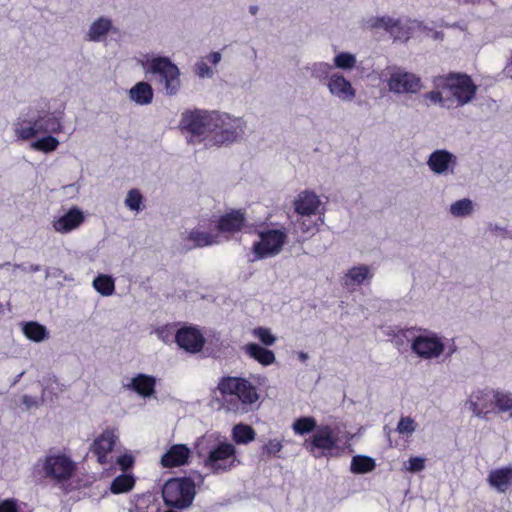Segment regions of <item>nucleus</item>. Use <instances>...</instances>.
<instances>
[{
	"instance_id": "1",
	"label": "nucleus",
	"mask_w": 512,
	"mask_h": 512,
	"mask_svg": "<svg viewBox=\"0 0 512 512\" xmlns=\"http://www.w3.org/2000/svg\"><path fill=\"white\" fill-rule=\"evenodd\" d=\"M217 389L221 395L222 407L233 413H246L259 399L258 390L248 379L237 376H223Z\"/></svg>"
},
{
	"instance_id": "2",
	"label": "nucleus",
	"mask_w": 512,
	"mask_h": 512,
	"mask_svg": "<svg viewBox=\"0 0 512 512\" xmlns=\"http://www.w3.org/2000/svg\"><path fill=\"white\" fill-rule=\"evenodd\" d=\"M432 83L435 88L449 93L447 99L450 107H462L470 103L478 90L471 76L462 72H449L435 76Z\"/></svg>"
},
{
	"instance_id": "3",
	"label": "nucleus",
	"mask_w": 512,
	"mask_h": 512,
	"mask_svg": "<svg viewBox=\"0 0 512 512\" xmlns=\"http://www.w3.org/2000/svg\"><path fill=\"white\" fill-rule=\"evenodd\" d=\"M146 75L150 74L154 82L167 96L176 95L181 87L180 70L168 57L156 56L143 62Z\"/></svg>"
},
{
	"instance_id": "4",
	"label": "nucleus",
	"mask_w": 512,
	"mask_h": 512,
	"mask_svg": "<svg viewBox=\"0 0 512 512\" xmlns=\"http://www.w3.org/2000/svg\"><path fill=\"white\" fill-rule=\"evenodd\" d=\"M259 240L252 245V252L257 259H265L278 255L288 240L285 227L273 228L267 223H260L255 227Z\"/></svg>"
},
{
	"instance_id": "5",
	"label": "nucleus",
	"mask_w": 512,
	"mask_h": 512,
	"mask_svg": "<svg viewBox=\"0 0 512 512\" xmlns=\"http://www.w3.org/2000/svg\"><path fill=\"white\" fill-rule=\"evenodd\" d=\"M76 470L75 463L66 455H49L34 466V475L53 480L55 483L68 481Z\"/></svg>"
},
{
	"instance_id": "6",
	"label": "nucleus",
	"mask_w": 512,
	"mask_h": 512,
	"mask_svg": "<svg viewBox=\"0 0 512 512\" xmlns=\"http://www.w3.org/2000/svg\"><path fill=\"white\" fill-rule=\"evenodd\" d=\"M196 495L194 481L189 477L171 478L162 488V497L169 507L184 509L189 507Z\"/></svg>"
},
{
	"instance_id": "7",
	"label": "nucleus",
	"mask_w": 512,
	"mask_h": 512,
	"mask_svg": "<svg viewBox=\"0 0 512 512\" xmlns=\"http://www.w3.org/2000/svg\"><path fill=\"white\" fill-rule=\"evenodd\" d=\"M221 119L218 112L205 110L186 111L181 117V126L184 130L195 136H203L215 131L216 123Z\"/></svg>"
},
{
	"instance_id": "8",
	"label": "nucleus",
	"mask_w": 512,
	"mask_h": 512,
	"mask_svg": "<svg viewBox=\"0 0 512 512\" xmlns=\"http://www.w3.org/2000/svg\"><path fill=\"white\" fill-rule=\"evenodd\" d=\"M303 447L316 458L329 456L338 447V437L331 426L322 425L304 440Z\"/></svg>"
},
{
	"instance_id": "9",
	"label": "nucleus",
	"mask_w": 512,
	"mask_h": 512,
	"mask_svg": "<svg viewBox=\"0 0 512 512\" xmlns=\"http://www.w3.org/2000/svg\"><path fill=\"white\" fill-rule=\"evenodd\" d=\"M235 456L236 448L233 444L220 442L209 449L204 460V466L214 473L227 471L234 466Z\"/></svg>"
},
{
	"instance_id": "10",
	"label": "nucleus",
	"mask_w": 512,
	"mask_h": 512,
	"mask_svg": "<svg viewBox=\"0 0 512 512\" xmlns=\"http://www.w3.org/2000/svg\"><path fill=\"white\" fill-rule=\"evenodd\" d=\"M175 342L185 352L197 354L204 348L206 339L198 326L184 325L176 331Z\"/></svg>"
},
{
	"instance_id": "11",
	"label": "nucleus",
	"mask_w": 512,
	"mask_h": 512,
	"mask_svg": "<svg viewBox=\"0 0 512 512\" xmlns=\"http://www.w3.org/2000/svg\"><path fill=\"white\" fill-rule=\"evenodd\" d=\"M388 87L390 91L401 93H417L422 89V81L419 76L414 73L397 70L390 75L388 79Z\"/></svg>"
},
{
	"instance_id": "12",
	"label": "nucleus",
	"mask_w": 512,
	"mask_h": 512,
	"mask_svg": "<svg viewBox=\"0 0 512 512\" xmlns=\"http://www.w3.org/2000/svg\"><path fill=\"white\" fill-rule=\"evenodd\" d=\"M412 351L424 359L439 357L444 351V344L436 334L416 336L411 344Z\"/></svg>"
},
{
	"instance_id": "13",
	"label": "nucleus",
	"mask_w": 512,
	"mask_h": 512,
	"mask_svg": "<svg viewBox=\"0 0 512 512\" xmlns=\"http://www.w3.org/2000/svg\"><path fill=\"white\" fill-rule=\"evenodd\" d=\"M371 28L384 29L394 40H408L411 28L401 19H394L390 16L372 17L368 20Z\"/></svg>"
},
{
	"instance_id": "14",
	"label": "nucleus",
	"mask_w": 512,
	"mask_h": 512,
	"mask_svg": "<svg viewBox=\"0 0 512 512\" xmlns=\"http://www.w3.org/2000/svg\"><path fill=\"white\" fill-rule=\"evenodd\" d=\"M218 116L221 119L220 123H216L215 141L219 144L233 142L242 132V127L239 119H232L227 114H221L218 112Z\"/></svg>"
},
{
	"instance_id": "15",
	"label": "nucleus",
	"mask_w": 512,
	"mask_h": 512,
	"mask_svg": "<svg viewBox=\"0 0 512 512\" xmlns=\"http://www.w3.org/2000/svg\"><path fill=\"white\" fill-rule=\"evenodd\" d=\"M191 451L186 444L172 445L161 457L160 464L164 468H176L188 463Z\"/></svg>"
},
{
	"instance_id": "16",
	"label": "nucleus",
	"mask_w": 512,
	"mask_h": 512,
	"mask_svg": "<svg viewBox=\"0 0 512 512\" xmlns=\"http://www.w3.org/2000/svg\"><path fill=\"white\" fill-rule=\"evenodd\" d=\"M116 436L111 430L103 431L91 445L90 451L97 457V461L104 465L108 462L107 456L116 444Z\"/></svg>"
},
{
	"instance_id": "17",
	"label": "nucleus",
	"mask_w": 512,
	"mask_h": 512,
	"mask_svg": "<svg viewBox=\"0 0 512 512\" xmlns=\"http://www.w3.org/2000/svg\"><path fill=\"white\" fill-rule=\"evenodd\" d=\"M246 222L245 212L231 210L222 215L217 222V230L221 233H236L242 230Z\"/></svg>"
},
{
	"instance_id": "18",
	"label": "nucleus",
	"mask_w": 512,
	"mask_h": 512,
	"mask_svg": "<svg viewBox=\"0 0 512 512\" xmlns=\"http://www.w3.org/2000/svg\"><path fill=\"white\" fill-rule=\"evenodd\" d=\"M321 201L319 197L313 191L305 190L299 193L298 197L294 201V208L296 213L302 216L314 215Z\"/></svg>"
},
{
	"instance_id": "19",
	"label": "nucleus",
	"mask_w": 512,
	"mask_h": 512,
	"mask_svg": "<svg viewBox=\"0 0 512 512\" xmlns=\"http://www.w3.org/2000/svg\"><path fill=\"white\" fill-rule=\"evenodd\" d=\"M487 482L490 487L496 489L499 493L512 490V467L506 466L491 470Z\"/></svg>"
},
{
	"instance_id": "20",
	"label": "nucleus",
	"mask_w": 512,
	"mask_h": 512,
	"mask_svg": "<svg viewBox=\"0 0 512 512\" xmlns=\"http://www.w3.org/2000/svg\"><path fill=\"white\" fill-rule=\"evenodd\" d=\"M427 164L436 174H444L456 164V157L447 150H436L431 153Z\"/></svg>"
},
{
	"instance_id": "21",
	"label": "nucleus",
	"mask_w": 512,
	"mask_h": 512,
	"mask_svg": "<svg viewBox=\"0 0 512 512\" xmlns=\"http://www.w3.org/2000/svg\"><path fill=\"white\" fill-rule=\"evenodd\" d=\"M327 86L332 95L342 100L350 101L355 98L356 92L352 84L340 74L331 75Z\"/></svg>"
},
{
	"instance_id": "22",
	"label": "nucleus",
	"mask_w": 512,
	"mask_h": 512,
	"mask_svg": "<svg viewBox=\"0 0 512 512\" xmlns=\"http://www.w3.org/2000/svg\"><path fill=\"white\" fill-rule=\"evenodd\" d=\"M84 221V215L78 208H71L65 215L61 216L53 222V227L57 232L67 233L78 226Z\"/></svg>"
},
{
	"instance_id": "23",
	"label": "nucleus",
	"mask_w": 512,
	"mask_h": 512,
	"mask_svg": "<svg viewBox=\"0 0 512 512\" xmlns=\"http://www.w3.org/2000/svg\"><path fill=\"white\" fill-rule=\"evenodd\" d=\"M469 403L470 409L478 417H485L493 409L490 392L485 390H477L473 392L470 396Z\"/></svg>"
},
{
	"instance_id": "24",
	"label": "nucleus",
	"mask_w": 512,
	"mask_h": 512,
	"mask_svg": "<svg viewBox=\"0 0 512 512\" xmlns=\"http://www.w3.org/2000/svg\"><path fill=\"white\" fill-rule=\"evenodd\" d=\"M127 387L142 397H150L155 392L156 379L153 376L140 373L132 378Z\"/></svg>"
},
{
	"instance_id": "25",
	"label": "nucleus",
	"mask_w": 512,
	"mask_h": 512,
	"mask_svg": "<svg viewBox=\"0 0 512 512\" xmlns=\"http://www.w3.org/2000/svg\"><path fill=\"white\" fill-rule=\"evenodd\" d=\"M243 349L250 358L263 366H269L276 360L275 354L272 350L262 347L259 344L248 343Z\"/></svg>"
},
{
	"instance_id": "26",
	"label": "nucleus",
	"mask_w": 512,
	"mask_h": 512,
	"mask_svg": "<svg viewBox=\"0 0 512 512\" xmlns=\"http://www.w3.org/2000/svg\"><path fill=\"white\" fill-rule=\"evenodd\" d=\"M372 277H373V273L371 272L369 266H367V265L353 266L344 275L343 284L346 287H350L353 285H361L365 281L371 280Z\"/></svg>"
},
{
	"instance_id": "27",
	"label": "nucleus",
	"mask_w": 512,
	"mask_h": 512,
	"mask_svg": "<svg viewBox=\"0 0 512 512\" xmlns=\"http://www.w3.org/2000/svg\"><path fill=\"white\" fill-rule=\"evenodd\" d=\"M112 30L116 31L112 25V21L103 16L99 17L91 24L87 33V40L99 42Z\"/></svg>"
},
{
	"instance_id": "28",
	"label": "nucleus",
	"mask_w": 512,
	"mask_h": 512,
	"mask_svg": "<svg viewBox=\"0 0 512 512\" xmlns=\"http://www.w3.org/2000/svg\"><path fill=\"white\" fill-rule=\"evenodd\" d=\"M129 96L139 105H148L153 100V89L149 83L141 81L130 89Z\"/></svg>"
},
{
	"instance_id": "29",
	"label": "nucleus",
	"mask_w": 512,
	"mask_h": 512,
	"mask_svg": "<svg viewBox=\"0 0 512 512\" xmlns=\"http://www.w3.org/2000/svg\"><path fill=\"white\" fill-rule=\"evenodd\" d=\"M160 504L152 493L137 495L131 512H159Z\"/></svg>"
},
{
	"instance_id": "30",
	"label": "nucleus",
	"mask_w": 512,
	"mask_h": 512,
	"mask_svg": "<svg viewBox=\"0 0 512 512\" xmlns=\"http://www.w3.org/2000/svg\"><path fill=\"white\" fill-rule=\"evenodd\" d=\"M39 134L60 133L62 131L61 122L51 114H45L35 119Z\"/></svg>"
},
{
	"instance_id": "31",
	"label": "nucleus",
	"mask_w": 512,
	"mask_h": 512,
	"mask_svg": "<svg viewBox=\"0 0 512 512\" xmlns=\"http://www.w3.org/2000/svg\"><path fill=\"white\" fill-rule=\"evenodd\" d=\"M187 239L193 242L195 247H206L218 243V234L192 229Z\"/></svg>"
},
{
	"instance_id": "32",
	"label": "nucleus",
	"mask_w": 512,
	"mask_h": 512,
	"mask_svg": "<svg viewBox=\"0 0 512 512\" xmlns=\"http://www.w3.org/2000/svg\"><path fill=\"white\" fill-rule=\"evenodd\" d=\"M256 438L255 430L247 424H236L232 429V439L236 444H248Z\"/></svg>"
},
{
	"instance_id": "33",
	"label": "nucleus",
	"mask_w": 512,
	"mask_h": 512,
	"mask_svg": "<svg viewBox=\"0 0 512 512\" xmlns=\"http://www.w3.org/2000/svg\"><path fill=\"white\" fill-rule=\"evenodd\" d=\"M14 126L15 135L20 140H29L39 134L35 120L18 119Z\"/></svg>"
},
{
	"instance_id": "34",
	"label": "nucleus",
	"mask_w": 512,
	"mask_h": 512,
	"mask_svg": "<svg viewBox=\"0 0 512 512\" xmlns=\"http://www.w3.org/2000/svg\"><path fill=\"white\" fill-rule=\"evenodd\" d=\"M24 335L34 342H41L48 338L46 327L38 322L30 321L23 326Z\"/></svg>"
},
{
	"instance_id": "35",
	"label": "nucleus",
	"mask_w": 512,
	"mask_h": 512,
	"mask_svg": "<svg viewBox=\"0 0 512 512\" xmlns=\"http://www.w3.org/2000/svg\"><path fill=\"white\" fill-rule=\"evenodd\" d=\"M135 485V478L129 474H121L115 477L111 483L110 491L113 494L129 492Z\"/></svg>"
},
{
	"instance_id": "36",
	"label": "nucleus",
	"mask_w": 512,
	"mask_h": 512,
	"mask_svg": "<svg viewBox=\"0 0 512 512\" xmlns=\"http://www.w3.org/2000/svg\"><path fill=\"white\" fill-rule=\"evenodd\" d=\"M376 464L369 456H354L351 461V471L355 474H364L374 470Z\"/></svg>"
},
{
	"instance_id": "37",
	"label": "nucleus",
	"mask_w": 512,
	"mask_h": 512,
	"mask_svg": "<svg viewBox=\"0 0 512 512\" xmlns=\"http://www.w3.org/2000/svg\"><path fill=\"white\" fill-rule=\"evenodd\" d=\"M93 287L101 295L110 296L115 291V282L111 276L100 274L93 280Z\"/></svg>"
},
{
	"instance_id": "38",
	"label": "nucleus",
	"mask_w": 512,
	"mask_h": 512,
	"mask_svg": "<svg viewBox=\"0 0 512 512\" xmlns=\"http://www.w3.org/2000/svg\"><path fill=\"white\" fill-rule=\"evenodd\" d=\"M317 428V421L311 416L300 417L296 419L292 425V429L298 435L314 433Z\"/></svg>"
},
{
	"instance_id": "39",
	"label": "nucleus",
	"mask_w": 512,
	"mask_h": 512,
	"mask_svg": "<svg viewBox=\"0 0 512 512\" xmlns=\"http://www.w3.org/2000/svg\"><path fill=\"white\" fill-rule=\"evenodd\" d=\"M32 148L45 153L55 151L59 146V141L51 136L42 137L31 144Z\"/></svg>"
},
{
	"instance_id": "40",
	"label": "nucleus",
	"mask_w": 512,
	"mask_h": 512,
	"mask_svg": "<svg viewBox=\"0 0 512 512\" xmlns=\"http://www.w3.org/2000/svg\"><path fill=\"white\" fill-rule=\"evenodd\" d=\"M494 405L499 412L512 410V395L501 391H492Z\"/></svg>"
},
{
	"instance_id": "41",
	"label": "nucleus",
	"mask_w": 512,
	"mask_h": 512,
	"mask_svg": "<svg viewBox=\"0 0 512 512\" xmlns=\"http://www.w3.org/2000/svg\"><path fill=\"white\" fill-rule=\"evenodd\" d=\"M252 334L265 346H272L277 340L276 336L272 334L271 329L267 327H256L253 329Z\"/></svg>"
},
{
	"instance_id": "42",
	"label": "nucleus",
	"mask_w": 512,
	"mask_h": 512,
	"mask_svg": "<svg viewBox=\"0 0 512 512\" xmlns=\"http://www.w3.org/2000/svg\"><path fill=\"white\" fill-rule=\"evenodd\" d=\"M473 210V205L469 199H461L454 202L450 207V212L454 216H466Z\"/></svg>"
},
{
	"instance_id": "43",
	"label": "nucleus",
	"mask_w": 512,
	"mask_h": 512,
	"mask_svg": "<svg viewBox=\"0 0 512 512\" xmlns=\"http://www.w3.org/2000/svg\"><path fill=\"white\" fill-rule=\"evenodd\" d=\"M356 64V57L347 52H341L334 58V65L340 69H352Z\"/></svg>"
},
{
	"instance_id": "44",
	"label": "nucleus",
	"mask_w": 512,
	"mask_h": 512,
	"mask_svg": "<svg viewBox=\"0 0 512 512\" xmlns=\"http://www.w3.org/2000/svg\"><path fill=\"white\" fill-rule=\"evenodd\" d=\"M443 92L441 89L436 88V90L424 93L422 97L426 102L439 104L442 107H450L447 97L443 96Z\"/></svg>"
},
{
	"instance_id": "45",
	"label": "nucleus",
	"mask_w": 512,
	"mask_h": 512,
	"mask_svg": "<svg viewBox=\"0 0 512 512\" xmlns=\"http://www.w3.org/2000/svg\"><path fill=\"white\" fill-rule=\"evenodd\" d=\"M143 201V196L138 189H131L127 197L125 199L126 206L133 211H139L141 209V204Z\"/></svg>"
},
{
	"instance_id": "46",
	"label": "nucleus",
	"mask_w": 512,
	"mask_h": 512,
	"mask_svg": "<svg viewBox=\"0 0 512 512\" xmlns=\"http://www.w3.org/2000/svg\"><path fill=\"white\" fill-rule=\"evenodd\" d=\"M283 448L282 441L278 439H270L262 448V455H266L268 457H278V454L281 452Z\"/></svg>"
},
{
	"instance_id": "47",
	"label": "nucleus",
	"mask_w": 512,
	"mask_h": 512,
	"mask_svg": "<svg viewBox=\"0 0 512 512\" xmlns=\"http://www.w3.org/2000/svg\"><path fill=\"white\" fill-rule=\"evenodd\" d=\"M416 429V423L411 417H401L398 425L397 431L402 435H411Z\"/></svg>"
},
{
	"instance_id": "48",
	"label": "nucleus",
	"mask_w": 512,
	"mask_h": 512,
	"mask_svg": "<svg viewBox=\"0 0 512 512\" xmlns=\"http://www.w3.org/2000/svg\"><path fill=\"white\" fill-rule=\"evenodd\" d=\"M425 468V459L422 457L414 456L410 457L408 460V465L406 466V470L409 472L415 473L420 472Z\"/></svg>"
},
{
	"instance_id": "49",
	"label": "nucleus",
	"mask_w": 512,
	"mask_h": 512,
	"mask_svg": "<svg viewBox=\"0 0 512 512\" xmlns=\"http://www.w3.org/2000/svg\"><path fill=\"white\" fill-rule=\"evenodd\" d=\"M0 512H18V507L13 499H7L0 503Z\"/></svg>"
},
{
	"instance_id": "50",
	"label": "nucleus",
	"mask_w": 512,
	"mask_h": 512,
	"mask_svg": "<svg viewBox=\"0 0 512 512\" xmlns=\"http://www.w3.org/2000/svg\"><path fill=\"white\" fill-rule=\"evenodd\" d=\"M117 463L121 466L123 470H127L133 465L134 459L131 455L125 454L118 457Z\"/></svg>"
},
{
	"instance_id": "51",
	"label": "nucleus",
	"mask_w": 512,
	"mask_h": 512,
	"mask_svg": "<svg viewBox=\"0 0 512 512\" xmlns=\"http://www.w3.org/2000/svg\"><path fill=\"white\" fill-rule=\"evenodd\" d=\"M22 402L23 404L27 407V408H31L33 406H37L38 402L35 398L31 397V396H28V395H24L23 398H22Z\"/></svg>"
},
{
	"instance_id": "52",
	"label": "nucleus",
	"mask_w": 512,
	"mask_h": 512,
	"mask_svg": "<svg viewBox=\"0 0 512 512\" xmlns=\"http://www.w3.org/2000/svg\"><path fill=\"white\" fill-rule=\"evenodd\" d=\"M209 60L213 64H217L221 60V54L219 52H213L210 54Z\"/></svg>"
},
{
	"instance_id": "53",
	"label": "nucleus",
	"mask_w": 512,
	"mask_h": 512,
	"mask_svg": "<svg viewBox=\"0 0 512 512\" xmlns=\"http://www.w3.org/2000/svg\"><path fill=\"white\" fill-rule=\"evenodd\" d=\"M199 68H200V72H199L200 76H204V74L209 71L208 66L204 63L201 64V66Z\"/></svg>"
},
{
	"instance_id": "54",
	"label": "nucleus",
	"mask_w": 512,
	"mask_h": 512,
	"mask_svg": "<svg viewBox=\"0 0 512 512\" xmlns=\"http://www.w3.org/2000/svg\"><path fill=\"white\" fill-rule=\"evenodd\" d=\"M319 68L324 72V73H328V71L330 70V66L328 64H323V63H320L319 64Z\"/></svg>"
},
{
	"instance_id": "55",
	"label": "nucleus",
	"mask_w": 512,
	"mask_h": 512,
	"mask_svg": "<svg viewBox=\"0 0 512 512\" xmlns=\"http://www.w3.org/2000/svg\"><path fill=\"white\" fill-rule=\"evenodd\" d=\"M206 441H207V440H206L205 438H203V439H202V441L198 444V448H199L198 454H199V456H202V454H203V450H202V448H201V445H202L204 442H206Z\"/></svg>"
},
{
	"instance_id": "56",
	"label": "nucleus",
	"mask_w": 512,
	"mask_h": 512,
	"mask_svg": "<svg viewBox=\"0 0 512 512\" xmlns=\"http://www.w3.org/2000/svg\"><path fill=\"white\" fill-rule=\"evenodd\" d=\"M257 11H258V7L257 6H251L250 7V13L252 15H255L257 13Z\"/></svg>"
},
{
	"instance_id": "57",
	"label": "nucleus",
	"mask_w": 512,
	"mask_h": 512,
	"mask_svg": "<svg viewBox=\"0 0 512 512\" xmlns=\"http://www.w3.org/2000/svg\"><path fill=\"white\" fill-rule=\"evenodd\" d=\"M31 270L34 271V272H37V271H39V266H37V265L36 266H32Z\"/></svg>"
},
{
	"instance_id": "58",
	"label": "nucleus",
	"mask_w": 512,
	"mask_h": 512,
	"mask_svg": "<svg viewBox=\"0 0 512 512\" xmlns=\"http://www.w3.org/2000/svg\"><path fill=\"white\" fill-rule=\"evenodd\" d=\"M300 357H301V359H306L307 355H306V354H304V353H301V354H300Z\"/></svg>"
}]
</instances>
